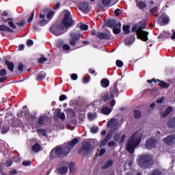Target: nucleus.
I'll list each match as a JSON object with an SVG mask.
<instances>
[{
    "label": "nucleus",
    "instance_id": "1",
    "mask_svg": "<svg viewBox=\"0 0 175 175\" xmlns=\"http://www.w3.org/2000/svg\"><path fill=\"white\" fill-rule=\"evenodd\" d=\"M79 143V139L74 138L71 142L65 144L62 147H56L53 148L50 153V158L53 159L55 155H57L60 158H64L66 155H68L72 148Z\"/></svg>",
    "mask_w": 175,
    "mask_h": 175
},
{
    "label": "nucleus",
    "instance_id": "2",
    "mask_svg": "<svg viewBox=\"0 0 175 175\" xmlns=\"http://www.w3.org/2000/svg\"><path fill=\"white\" fill-rule=\"evenodd\" d=\"M141 140L142 134L139 132L132 135L126 144V148L127 151H129L130 154H133V152H135V148H136V147L140 144Z\"/></svg>",
    "mask_w": 175,
    "mask_h": 175
},
{
    "label": "nucleus",
    "instance_id": "3",
    "mask_svg": "<svg viewBox=\"0 0 175 175\" xmlns=\"http://www.w3.org/2000/svg\"><path fill=\"white\" fill-rule=\"evenodd\" d=\"M137 163L140 167L147 169L154 163V157L151 154H142L138 157Z\"/></svg>",
    "mask_w": 175,
    "mask_h": 175
},
{
    "label": "nucleus",
    "instance_id": "4",
    "mask_svg": "<svg viewBox=\"0 0 175 175\" xmlns=\"http://www.w3.org/2000/svg\"><path fill=\"white\" fill-rule=\"evenodd\" d=\"M63 14L64 18L61 24L64 27V28L68 30V28L75 27L76 22L73 20V18H72V14H70V12L68 10H64Z\"/></svg>",
    "mask_w": 175,
    "mask_h": 175
},
{
    "label": "nucleus",
    "instance_id": "5",
    "mask_svg": "<svg viewBox=\"0 0 175 175\" xmlns=\"http://www.w3.org/2000/svg\"><path fill=\"white\" fill-rule=\"evenodd\" d=\"M100 104L101 103L100 101L94 100L89 105V107H92L93 110H95V109H98V110H113V107H114V105H116V100L107 102L106 106L101 109L100 108Z\"/></svg>",
    "mask_w": 175,
    "mask_h": 175
},
{
    "label": "nucleus",
    "instance_id": "6",
    "mask_svg": "<svg viewBox=\"0 0 175 175\" xmlns=\"http://www.w3.org/2000/svg\"><path fill=\"white\" fill-rule=\"evenodd\" d=\"M50 32L55 35V36H59L62 35V33H65L68 29L65 28V27L62 24H54L49 28Z\"/></svg>",
    "mask_w": 175,
    "mask_h": 175
},
{
    "label": "nucleus",
    "instance_id": "7",
    "mask_svg": "<svg viewBox=\"0 0 175 175\" xmlns=\"http://www.w3.org/2000/svg\"><path fill=\"white\" fill-rule=\"evenodd\" d=\"M146 27H147L146 23H142V25L138 27L137 30V39L142 40V42L148 41V31H143Z\"/></svg>",
    "mask_w": 175,
    "mask_h": 175
},
{
    "label": "nucleus",
    "instance_id": "8",
    "mask_svg": "<svg viewBox=\"0 0 175 175\" xmlns=\"http://www.w3.org/2000/svg\"><path fill=\"white\" fill-rule=\"evenodd\" d=\"M137 31H139V28H137V25L133 26L131 29V33L127 37L125 40L124 43L126 46H131V44H133L135 40H136V37L135 36V32H136V35L137 36Z\"/></svg>",
    "mask_w": 175,
    "mask_h": 175
},
{
    "label": "nucleus",
    "instance_id": "9",
    "mask_svg": "<svg viewBox=\"0 0 175 175\" xmlns=\"http://www.w3.org/2000/svg\"><path fill=\"white\" fill-rule=\"evenodd\" d=\"M122 91H124V87H121L120 85L115 83L109 90L110 98H113L114 96H118L120 92H122Z\"/></svg>",
    "mask_w": 175,
    "mask_h": 175
},
{
    "label": "nucleus",
    "instance_id": "10",
    "mask_svg": "<svg viewBox=\"0 0 175 175\" xmlns=\"http://www.w3.org/2000/svg\"><path fill=\"white\" fill-rule=\"evenodd\" d=\"M91 35L92 36H96L98 39H100V40H110L111 39V37L110 35L105 33H100V32H96V30L92 29L91 31Z\"/></svg>",
    "mask_w": 175,
    "mask_h": 175
},
{
    "label": "nucleus",
    "instance_id": "11",
    "mask_svg": "<svg viewBox=\"0 0 175 175\" xmlns=\"http://www.w3.org/2000/svg\"><path fill=\"white\" fill-rule=\"evenodd\" d=\"M92 145L90 142H85L83 144L82 147L78 150L79 154L81 155H88L91 152Z\"/></svg>",
    "mask_w": 175,
    "mask_h": 175
},
{
    "label": "nucleus",
    "instance_id": "12",
    "mask_svg": "<svg viewBox=\"0 0 175 175\" xmlns=\"http://www.w3.org/2000/svg\"><path fill=\"white\" fill-rule=\"evenodd\" d=\"M118 125H120V123L118 122V120L116 118H111L107 123V128H109L111 132H116V131L118 129Z\"/></svg>",
    "mask_w": 175,
    "mask_h": 175
},
{
    "label": "nucleus",
    "instance_id": "13",
    "mask_svg": "<svg viewBox=\"0 0 175 175\" xmlns=\"http://www.w3.org/2000/svg\"><path fill=\"white\" fill-rule=\"evenodd\" d=\"M80 33H70V40L69 44L72 47H75L77 43H79V40H80Z\"/></svg>",
    "mask_w": 175,
    "mask_h": 175
},
{
    "label": "nucleus",
    "instance_id": "14",
    "mask_svg": "<svg viewBox=\"0 0 175 175\" xmlns=\"http://www.w3.org/2000/svg\"><path fill=\"white\" fill-rule=\"evenodd\" d=\"M157 143L158 141H157V139L152 137L148 138L145 142V147L148 148V150H151L155 148Z\"/></svg>",
    "mask_w": 175,
    "mask_h": 175
},
{
    "label": "nucleus",
    "instance_id": "15",
    "mask_svg": "<svg viewBox=\"0 0 175 175\" xmlns=\"http://www.w3.org/2000/svg\"><path fill=\"white\" fill-rule=\"evenodd\" d=\"M163 141L166 146H173V144H175V134H171L165 137Z\"/></svg>",
    "mask_w": 175,
    "mask_h": 175
},
{
    "label": "nucleus",
    "instance_id": "16",
    "mask_svg": "<svg viewBox=\"0 0 175 175\" xmlns=\"http://www.w3.org/2000/svg\"><path fill=\"white\" fill-rule=\"evenodd\" d=\"M0 32V35H1L3 38H5V36H6V33H5V32H14V31H13L10 27L6 26V25H1Z\"/></svg>",
    "mask_w": 175,
    "mask_h": 175
},
{
    "label": "nucleus",
    "instance_id": "17",
    "mask_svg": "<svg viewBox=\"0 0 175 175\" xmlns=\"http://www.w3.org/2000/svg\"><path fill=\"white\" fill-rule=\"evenodd\" d=\"M106 27L109 28H114V27H121V23L116 21L114 19H109L105 22Z\"/></svg>",
    "mask_w": 175,
    "mask_h": 175
},
{
    "label": "nucleus",
    "instance_id": "18",
    "mask_svg": "<svg viewBox=\"0 0 175 175\" xmlns=\"http://www.w3.org/2000/svg\"><path fill=\"white\" fill-rule=\"evenodd\" d=\"M79 10H81L83 13H88L90 12V5L87 2H81L79 5Z\"/></svg>",
    "mask_w": 175,
    "mask_h": 175
},
{
    "label": "nucleus",
    "instance_id": "19",
    "mask_svg": "<svg viewBox=\"0 0 175 175\" xmlns=\"http://www.w3.org/2000/svg\"><path fill=\"white\" fill-rule=\"evenodd\" d=\"M109 99H111V97H110V95L108 92H103L100 96L99 102L101 103H105V102H107Z\"/></svg>",
    "mask_w": 175,
    "mask_h": 175
},
{
    "label": "nucleus",
    "instance_id": "20",
    "mask_svg": "<svg viewBox=\"0 0 175 175\" xmlns=\"http://www.w3.org/2000/svg\"><path fill=\"white\" fill-rule=\"evenodd\" d=\"M1 20H3V23H8L10 27L12 28V29H16L17 28V26L13 23L14 19L13 18H8V19L3 18V17L1 18Z\"/></svg>",
    "mask_w": 175,
    "mask_h": 175
},
{
    "label": "nucleus",
    "instance_id": "21",
    "mask_svg": "<svg viewBox=\"0 0 175 175\" xmlns=\"http://www.w3.org/2000/svg\"><path fill=\"white\" fill-rule=\"evenodd\" d=\"M113 137V134L109 133L107 134V136L105 137V138H104L102 141L101 143L100 144V147H105V146H106V144H107V142L110 141V139H111V137Z\"/></svg>",
    "mask_w": 175,
    "mask_h": 175
},
{
    "label": "nucleus",
    "instance_id": "22",
    "mask_svg": "<svg viewBox=\"0 0 175 175\" xmlns=\"http://www.w3.org/2000/svg\"><path fill=\"white\" fill-rule=\"evenodd\" d=\"M5 64L10 72H14V63L9 60H5Z\"/></svg>",
    "mask_w": 175,
    "mask_h": 175
},
{
    "label": "nucleus",
    "instance_id": "23",
    "mask_svg": "<svg viewBox=\"0 0 175 175\" xmlns=\"http://www.w3.org/2000/svg\"><path fill=\"white\" fill-rule=\"evenodd\" d=\"M46 79V72L41 71L36 77V81H43V79Z\"/></svg>",
    "mask_w": 175,
    "mask_h": 175
},
{
    "label": "nucleus",
    "instance_id": "24",
    "mask_svg": "<svg viewBox=\"0 0 175 175\" xmlns=\"http://www.w3.org/2000/svg\"><path fill=\"white\" fill-rule=\"evenodd\" d=\"M157 83H159V87H161V88H163V90H167V88H169L170 87V84H169L163 81H161L159 79V81H157Z\"/></svg>",
    "mask_w": 175,
    "mask_h": 175
},
{
    "label": "nucleus",
    "instance_id": "25",
    "mask_svg": "<svg viewBox=\"0 0 175 175\" xmlns=\"http://www.w3.org/2000/svg\"><path fill=\"white\" fill-rule=\"evenodd\" d=\"M100 85L103 88H107L110 85V81L107 79H103L100 81Z\"/></svg>",
    "mask_w": 175,
    "mask_h": 175
},
{
    "label": "nucleus",
    "instance_id": "26",
    "mask_svg": "<svg viewBox=\"0 0 175 175\" xmlns=\"http://www.w3.org/2000/svg\"><path fill=\"white\" fill-rule=\"evenodd\" d=\"M69 105L71 106V107H74L75 109H77L79 106H80V101L77 100H71L69 103Z\"/></svg>",
    "mask_w": 175,
    "mask_h": 175
},
{
    "label": "nucleus",
    "instance_id": "27",
    "mask_svg": "<svg viewBox=\"0 0 175 175\" xmlns=\"http://www.w3.org/2000/svg\"><path fill=\"white\" fill-rule=\"evenodd\" d=\"M167 126H168V128H171L172 129H173V128H175V116L168 120Z\"/></svg>",
    "mask_w": 175,
    "mask_h": 175
},
{
    "label": "nucleus",
    "instance_id": "28",
    "mask_svg": "<svg viewBox=\"0 0 175 175\" xmlns=\"http://www.w3.org/2000/svg\"><path fill=\"white\" fill-rule=\"evenodd\" d=\"M137 7L140 10H143V9H146V8H147V3L146 1H139L137 3Z\"/></svg>",
    "mask_w": 175,
    "mask_h": 175
},
{
    "label": "nucleus",
    "instance_id": "29",
    "mask_svg": "<svg viewBox=\"0 0 175 175\" xmlns=\"http://www.w3.org/2000/svg\"><path fill=\"white\" fill-rule=\"evenodd\" d=\"M159 18H161L163 24H169V21H170V19L167 16V15L163 14Z\"/></svg>",
    "mask_w": 175,
    "mask_h": 175
},
{
    "label": "nucleus",
    "instance_id": "30",
    "mask_svg": "<svg viewBox=\"0 0 175 175\" xmlns=\"http://www.w3.org/2000/svg\"><path fill=\"white\" fill-rule=\"evenodd\" d=\"M55 114L58 118H60V120L62 121H65V113H64V112H61V111H57L55 112Z\"/></svg>",
    "mask_w": 175,
    "mask_h": 175
},
{
    "label": "nucleus",
    "instance_id": "31",
    "mask_svg": "<svg viewBox=\"0 0 175 175\" xmlns=\"http://www.w3.org/2000/svg\"><path fill=\"white\" fill-rule=\"evenodd\" d=\"M97 115H96V112L93 111V112H89L88 113V118L89 120H90V121H92V120H95V118H96Z\"/></svg>",
    "mask_w": 175,
    "mask_h": 175
},
{
    "label": "nucleus",
    "instance_id": "32",
    "mask_svg": "<svg viewBox=\"0 0 175 175\" xmlns=\"http://www.w3.org/2000/svg\"><path fill=\"white\" fill-rule=\"evenodd\" d=\"M42 150V147L38 144H36L32 146V151L33 152H39Z\"/></svg>",
    "mask_w": 175,
    "mask_h": 175
},
{
    "label": "nucleus",
    "instance_id": "33",
    "mask_svg": "<svg viewBox=\"0 0 175 175\" xmlns=\"http://www.w3.org/2000/svg\"><path fill=\"white\" fill-rule=\"evenodd\" d=\"M66 172H68V167L66 166L60 167L59 169V174H66Z\"/></svg>",
    "mask_w": 175,
    "mask_h": 175
},
{
    "label": "nucleus",
    "instance_id": "34",
    "mask_svg": "<svg viewBox=\"0 0 175 175\" xmlns=\"http://www.w3.org/2000/svg\"><path fill=\"white\" fill-rule=\"evenodd\" d=\"M68 167H69V170L72 173V174H75V163H73V162L70 163Z\"/></svg>",
    "mask_w": 175,
    "mask_h": 175
},
{
    "label": "nucleus",
    "instance_id": "35",
    "mask_svg": "<svg viewBox=\"0 0 175 175\" xmlns=\"http://www.w3.org/2000/svg\"><path fill=\"white\" fill-rule=\"evenodd\" d=\"M111 165H113V161L111 160H109L107 161L106 165L101 167V169L105 170V169H108V167H110V166H111Z\"/></svg>",
    "mask_w": 175,
    "mask_h": 175
},
{
    "label": "nucleus",
    "instance_id": "36",
    "mask_svg": "<svg viewBox=\"0 0 175 175\" xmlns=\"http://www.w3.org/2000/svg\"><path fill=\"white\" fill-rule=\"evenodd\" d=\"M169 36V33L167 32H162L161 35L159 36L158 39H167Z\"/></svg>",
    "mask_w": 175,
    "mask_h": 175
},
{
    "label": "nucleus",
    "instance_id": "37",
    "mask_svg": "<svg viewBox=\"0 0 175 175\" xmlns=\"http://www.w3.org/2000/svg\"><path fill=\"white\" fill-rule=\"evenodd\" d=\"M122 132L120 131L119 133H115L113 135V140L114 142H118L120 140V137H121Z\"/></svg>",
    "mask_w": 175,
    "mask_h": 175
},
{
    "label": "nucleus",
    "instance_id": "38",
    "mask_svg": "<svg viewBox=\"0 0 175 175\" xmlns=\"http://www.w3.org/2000/svg\"><path fill=\"white\" fill-rule=\"evenodd\" d=\"M46 24H47V21H46V19H40L37 23V25L43 27L44 25H46Z\"/></svg>",
    "mask_w": 175,
    "mask_h": 175
},
{
    "label": "nucleus",
    "instance_id": "39",
    "mask_svg": "<svg viewBox=\"0 0 175 175\" xmlns=\"http://www.w3.org/2000/svg\"><path fill=\"white\" fill-rule=\"evenodd\" d=\"M130 27L129 25H124L123 26V31L125 33V35H128V33H129L131 32V30L130 29Z\"/></svg>",
    "mask_w": 175,
    "mask_h": 175
},
{
    "label": "nucleus",
    "instance_id": "40",
    "mask_svg": "<svg viewBox=\"0 0 175 175\" xmlns=\"http://www.w3.org/2000/svg\"><path fill=\"white\" fill-rule=\"evenodd\" d=\"M170 113H172V111L165 110L163 112L161 113V117H163V118H166V117H167V116L170 114Z\"/></svg>",
    "mask_w": 175,
    "mask_h": 175
},
{
    "label": "nucleus",
    "instance_id": "41",
    "mask_svg": "<svg viewBox=\"0 0 175 175\" xmlns=\"http://www.w3.org/2000/svg\"><path fill=\"white\" fill-rule=\"evenodd\" d=\"M113 32L115 35H118L121 32V27H114L113 28Z\"/></svg>",
    "mask_w": 175,
    "mask_h": 175
},
{
    "label": "nucleus",
    "instance_id": "42",
    "mask_svg": "<svg viewBox=\"0 0 175 175\" xmlns=\"http://www.w3.org/2000/svg\"><path fill=\"white\" fill-rule=\"evenodd\" d=\"M135 118H140L142 117V111L140 110H135L134 112Z\"/></svg>",
    "mask_w": 175,
    "mask_h": 175
},
{
    "label": "nucleus",
    "instance_id": "43",
    "mask_svg": "<svg viewBox=\"0 0 175 175\" xmlns=\"http://www.w3.org/2000/svg\"><path fill=\"white\" fill-rule=\"evenodd\" d=\"M35 16V10H33V12L31 14V16L27 19V23H31L32 20H33V16Z\"/></svg>",
    "mask_w": 175,
    "mask_h": 175
},
{
    "label": "nucleus",
    "instance_id": "44",
    "mask_svg": "<svg viewBox=\"0 0 175 175\" xmlns=\"http://www.w3.org/2000/svg\"><path fill=\"white\" fill-rule=\"evenodd\" d=\"M32 28H33V32H38V31H39V25H38V23L33 24Z\"/></svg>",
    "mask_w": 175,
    "mask_h": 175
},
{
    "label": "nucleus",
    "instance_id": "45",
    "mask_svg": "<svg viewBox=\"0 0 175 175\" xmlns=\"http://www.w3.org/2000/svg\"><path fill=\"white\" fill-rule=\"evenodd\" d=\"M116 66L118 68H122V66H124V62H122V61L118 59L116 60Z\"/></svg>",
    "mask_w": 175,
    "mask_h": 175
},
{
    "label": "nucleus",
    "instance_id": "46",
    "mask_svg": "<svg viewBox=\"0 0 175 175\" xmlns=\"http://www.w3.org/2000/svg\"><path fill=\"white\" fill-rule=\"evenodd\" d=\"M66 99H68V97L65 94H62L59 98L60 102H64V100H66Z\"/></svg>",
    "mask_w": 175,
    "mask_h": 175
},
{
    "label": "nucleus",
    "instance_id": "47",
    "mask_svg": "<svg viewBox=\"0 0 175 175\" xmlns=\"http://www.w3.org/2000/svg\"><path fill=\"white\" fill-rule=\"evenodd\" d=\"M8 75V72L5 69H2L0 71V77H5Z\"/></svg>",
    "mask_w": 175,
    "mask_h": 175
},
{
    "label": "nucleus",
    "instance_id": "48",
    "mask_svg": "<svg viewBox=\"0 0 175 175\" xmlns=\"http://www.w3.org/2000/svg\"><path fill=\"white\" fill-rule=\"evenodd\" d=\"M157 12H158V6H155L150 10V14H152L153 13H157Z\"/></svg>",
    "mask_w": 175,
    "mask_h": 175
},
{
    "label": "nucleus",
    "instance_id": "49",
    "mask_svg": "<svg viewBox=\"0 0 175 175\" xmlns=\"http://www.w3.org/2000/svg\"><path fill=\"white\" fill-rule=\"evenodd\" d=\"M47 61V58L42 57L38 59V64H44Z\"/></svg>",
    "mask_w": 175,
    "mask_h": 175
},
{
    "label": "nucleus",
    "instance_id": "50",
    "mask_svg": "<svg viewBox=\"0 0 175 175\" xmlns=\"http://www.w3.org/2000/svg\"><path fill=\"white\" fill-rule=\"evenodd\" d=\"M9 131V126H3L1 131L3 133H7V132Z\"/></svg>",
    "mask_w": 175,
    "mask_h": 175
},
{
    "label": "nucleus",
    "instance_id": "51",
    "mask_svg": "<svg viewBox=\"0 0 175 175\" xmlns=\"http://www.w3.org/2000/svg\"><path fill=\"white\" fill-rule=\"evenodd\" d=\"M98 129L96 126H92L90 128V131L92 133H96L98 132Z\"/></svg>",
    "mask_w": 175,
    "mask_h": 175
},
{
    "label": "nucleus",
    "instance_id": "52",
    "mask_svg": "<svg viewBox=\"0 0 175 175\" xmlns=\"http://www.w3.org/2000/svg\"><path fill=\"white\" fill-rule=\"evenodd\" d=\"M80 29L81 31H87V29H88V26L85 24H82L80 25Z\"/></svg>",
    "mask_w": 175,
    "mask_h": 175
},
{
    "label": "nucleus",
    "instance_id": "53",
    "mask_svg": "<svg viewBox=\"0 0 175 175\" xmlns=\"http://www.w3.org/2000/svg\"><path fill=\"white\" fill-rule=\"evenodd\" d=\"M38 133H40V135H42V136H46V131L42 129H39L38 130Z\"/></svg>",
    "mask_w": 175,
    "mask_h": 175
},
{
    "label": "nucleus",
    "instance_id": "54",
    "mask_svg": "<svg viewBox=\"0 0 175 175\" xmlns=\"http://www.w3.org/2000/svg\"><path fill=\"white\" fill-rule=\"evenodd\" d=\"M102 3L105 6H107V5H110V3H111V0H102Z\"/></svg>",
    "mask_w": 175,
    "mask_h": 175
},
{
    "label": "nucleus",
    "instance_id": "55",
    "mask_svg": "<svg viewBox=\"0 0 175 175\" xmlns=\"http://www.w3.org/2000/svg\"><path fill=\"white\" fill-rule=\"evenodd\" d=\"M16 25L18 27H24V25H25V21L22 20L21 21L16 23Z\"/></svg>",
    "mask_w": 175,
    "mask_h": 175
},
{
    "label": "nucleus",
    "instance_id": "56",
    "mask_svg": "<svg viewBox=\"0 0 175 175\" xmlns=\"http://www.w3.org/2000/svg\"><path fill=\"white\" fill-rule=\"evenodd\" d=\"M157 81H159V79H157L155 78H152V80H147V83H149V84H151V83H157Z\"/></svg>",
    "mask_w": 175,
    "mask_h": 175
},
{
    "label": "nucleus",
    "instance_id": "57",
    "mask_svg": "<svg viewBox=\"0 0 175 175\" xmlns=\"http://www.w3.org/2000/svg\"><path fill=\"white\" fill-rule=\"evenodd\" d=\"M102 114H104L105 116H109L110 113H111V111L110 110H101Z\"/></svg>",
    "mask_w": 175,
    "mask_h": 175
},
{
    "label": "nucleus",
    "instance_id": "58",
    "mask_svg": "<svg viewBox=\"0 0 175 175\" xmlns=\"http://www.w3.org/2000/svg\"><path fill=\"white\" fill-rule=\"evenodd\" d=\"M62 46H64V42L63 41H59L57 42L56 44V46L58 48V49H61V47H62Z\"/></svg>",
    "mask_w": 175,
    "mask_h": 175
},
{
    "label": "nucleus",
    "instance_id": "59",
    "mask_svg": "<svg viewBox=\"0 0 175 175\" xmlns=\"http://www.w3.org/2000/svg\"><path fill=\"white\" fill-rule=\"evenodd\" d=\"M53 16H54V11H51L47 14L46 17L47 18H51Z\"/></svg>",
    "mask_w": 175,
    "mask_h": 175
},
{
    "label": "nucleus",
    "instance_id": "60",
    "mask_svg": "<svg viewBox=\"0 0 175 175\" xmlns=\"http://www.w3.org/2000/svg\"><path fill=\"white\" fill-rule=\"evenodd\" d=\"M147 107H148L147 105H139L137 107V110H139V109H147Z\"/></svg>",
    "mask_w": 175,
    "mask_h": 175
},
{
    "label": "nucleus",
    "instance_id": "61",
    "mask_svg": "<svg viewBox=\"0 0 175 175\" xmlns=\"http://www.w3.org/2000/svg\"><path fill=\"white\" fill-rule=\"evenodd\" d=\"M23 166H31V161H25L23 162Z\"/></svg>",
    "mask_w": 175,
    "mask_h": 175
},
{
    "label": "nucleus",
    "instance_id": "62",
    "mask_svg": "<svg viewBox=\"0 0 175 175\" xmlns=\"http://www.w3.org/2000/svg\"><path fill=\"white\" fill-rule=\"evenodd\" d=\"M165 101V97H161L156 100L157 103H163Z\"/></svg>",
    "mask_w": 175,
    "mask_h": 175
},
{
    "label": "nucleus",
    "instance_id": "63",
    "mask_svg": "<svg viewBox=\"0 0 175 175\" xmlns=\"http://www.w3.org/2000/svg\"><path fill=\"white\" fill-rule=\"evenodd\" d=\"M62 49L63 50L69 51V49H70V46H69V44H65L64 45H63Z\"/></svg>",
    "mask_w": 175,
    "mask_h": 175
},
{
    "label": "nucleus",
    "instance_id": "64",
    "mask_svg": "<svg viewBox=\"0 0 175 175\" xmlns=\"http://www.w3.org/2000/svg\"><path fill=\"white\" fill-rule=\"evenodd\" d=\"M77 78H78L77 74L74 73L71 75L72 80H77Z\"/></svg>",
    "mask_w": 175,
    "mask_h": 175
}]
</instances>
